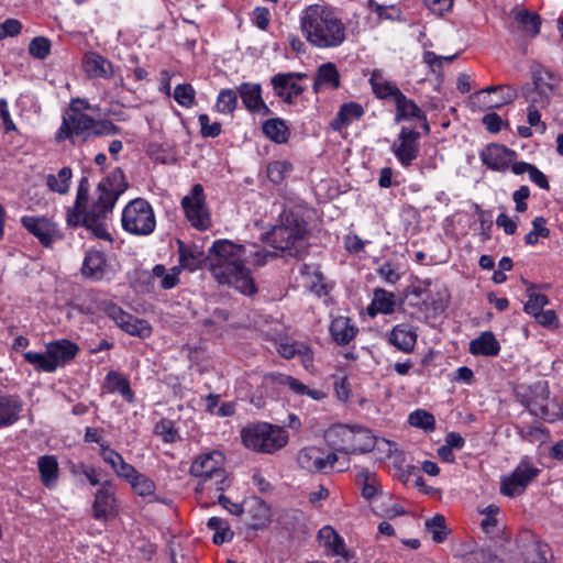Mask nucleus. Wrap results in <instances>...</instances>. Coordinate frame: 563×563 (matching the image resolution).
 Returning <instances> with one entry per match:
<instances>
[{"mask_svg": "<svg viewBox=\"0 0 563 563\" xmlns=\"http://www.w3.org/2000/svg\"><path fill=\"white\" fill-rule=\"evenodd\" d=\"M550 235V230L547 228V220L543 217H537L532 220V230L525 236V242L528 245L538 243L539 238L547 239Z\"/></svg>", "mask_w": 563, "mask_h": 563, "instance_id": "54", "label": "nucleus"}, {"mask_svg": "<svg viewBox=\"0 0 563 563\" xmlns=\"http://www.w3.org/2000/svg\"><path fill=\"white\" fill-rule=\"evenodd\" d=\"M178 253L180 266L189 271H196L203 262H207V255L192 244L178 241Z\"/></svg>", "mask_w": 563, "mask_h": 563, "instance_id": "26", "label": "nucleus"}, {"mask_svg": "<svg viewBox=\"0 0 563 563\" xmlns=\"http://www.w3.org/2000/svg\"><path fill=\"white\" fill-rule=\"evenodd\" d=\"M78 351V345L69 340H58L47 344V353L55 364V369L75 358Z\"/></svg>", "mask_w": 563, "mask_h": 563, "instance_id": "22", "label": "nucleus"}, {"mask_svg": "<svg viewBox=\"0 0 563 563\" xmlns=\"http://www.w3.org/2000/svg\"><path fill=\"white\" fill-rule=\"evenodd\" d=\"M247 261L246 264L254 266H263L266 264L268 257L275 256L274 253L254 245L246 246Z\"/></svg>", "mask_w": 563, "mask_h": 563, "instance_id": "59", "label": "nucleus"}, {"mask_svg": "<svg viewBox=\"0 0 563 563\" xmlns=\"http://www.w3.org/2000/svg\"><path fill=\"white\" fill-rule=\"evenodd\" d=\"M369 84L373 92L379 99L393 98L395 100L401 92L400 89L391 81L387 80L379 70H373Z\"/></svg>", "mask_w": 563, "mask_h": 563, "instance_id": "33", "label": "nucleus"}, {"mask_svg": "<svg viewBox=\"0 0 563 563\" xmlns=\"http://www.w3.org/2000/svg\"><path fill=\"white\" fill-rule=\"evenodd\" d=\"M99 454L102 460L111 466L118 477L128 479L131 476H135V467L126 463L123 456L108 444H101Z\"/></svg>", "mask_w": 563, "mask_h": 563, "instance_id": "19", "label": "nucleus"}, {"mask_svg": "<svg viewBox=\"0 0 563 563\" xmlns=\"http://www.w3.org/2000/svg\"><path fill=\"white\" fill-rule=\"evenodd\" d=\"M181 207L191 227L199 231H206L211 227V214L200 184L194 185L190 192L181 199Z\"/></svg>", "mask_w": 563, "mask_h": 563, "instance_id": "9", "label": "nucleus"}, {"mask_svg": "<svg viewBox=\"0 0 563 563\" xmlns=\"http://www.w3.org/2000/svg\"><path fill=\"white\" fill-rule=\"evenodd\" d=\"M419 132L402 128L398 140L393 144V152L399 163L408 167L417 158L419 153Z\"/></svg>", "mask_w": 563, "mask_h": 563, "instance_id": "14", "label": "nucleus"}, {"mask_svg": "<svg viewBox=\"0 0 563 563\" xmlns=\"http://www.w3.org/2000/svg\"><path fill=\"white\" fill-rule=\"evenodd\" d=\"M364 114L363 107L357 102L343 103L331 122V128L335 131L349 126L352 122L360 120Z\"/></svg>", "mask_w": 563, "mask_h": 563, "instance_id": "27", "label": "nucleus"}, {"mask_svg": "<svg viewBox=\"0 0 563 563\" xmlns=\"http://www.w3.org/2000/svg\"><path fill=\"white\" fill-rule=\"evenodd\" d=\"M247 511L252 518L251 528L253 530H262L269 526L272 512L269 506L263 499L253 498Z\"/></svg>", "mask_w": 563, "mask_h": 563, "instance_id": "29", "label": "nucleus"}, {"mask_svg": "<svg viewBox=\"0 0 563 563\" xmlns=\"http://www.w3.org/2000/svg\"><path fill=\"white\" fill-rule=\"evenodd\" d=\"M395 305L396 300L393 292L382 288L375 289L372 307L375 308L376 311L389 314L395 311Z\"/></svg>", "mask_w": 563, "mask_h": 563, "instance_id": "42", "label": "nucleus"}, {"mask_svg": "<svg viewBox=\"0 0 563 563\" xmlns=\"http://www.w3.org/2000/svg\"><path fill=\"white\" fill-rule=\"evenodd\" d=\"M397 114L396 120L400 119H420L426 120V114L415 103L413 100L408 99L402 92L398 95V97L394 100Z\"/></svg>", "mask_w": 563, "mask_h": 563, "instance_id": "36", "label": "nucleus"}, {"mask_svg": "<svg viewBox=\"0 0 563 563\" xmlns=\"http://www.w3.org/2000/svg\"><path fill=\"white\" fill-rule=\"evenodd\" d=\"M238 93L250 112L262 115L271 114V109L262 98V87L260 84L242 82L238 87Z\"/></svg>", "mask_w": 563, "mask_h": 563, "instance_id": "16", "label": "nucleus"}, {"mask_svg": "<svg viewBox=\"0 0 563 563\" xmlns=\"http://www.w3.org/2000/svg\"><path fill=\"white\" fill-rule=\"evenodd\" d=\"M499 93H500V100L498 102L492 103V102H483L485 107L487 108H499L504 104L511 103L515 101L518 97V92L516 88L509 85H499Z\"/></svg>", "mask_w": 563, "mask_h": 563, "instance_id": "61", "label": "nucleus"}, {"mask_svg": "<svg viewBox=\"0 0 563 563\" xmlns=\"http://www.w3.org/2000/svg\"><path fill=\"white\" fill-rule=\"evenodd\" d=\"M21 223L44 247H52L54 242L63 238L57 224L45 217L24 216Z\"/></svg>", "mask_w": 563, "mask_h": 563, "instance_id": "13", "label": "nucleus"}, {"mask_svg": "<svg viewBox=\"0 0 563 563\" xmlns=\"http://www.w3.org/2000/svg\"><path fill=\"white\" fill-rule=\"evenodd\" d=\"M548 399V384L545 382H538L529 388V395L527 396L525 406L531 415L545 418L549 413Z\"/></svg>", "mask_w": 563, "mask_h": 563, "instance_id": "17", "label": "nucleus"}, {"mask_svg": "<svg viewBox=\"0 0 563 563\" xmlns=\"http://www.w3.org/2000/svg\"><path fill=\"white\" fill-rule=\"evenodd\" d=\"M155 433L161 437L165 443H174L180 440L174 421L169 419H162L157 422L155 426Z\"/></svg>", "mask_w": 563, "mask_h": 563, "instance_id": "55", "label": "nucleus"}, {"mask_svg": "<svg viewBox=\"0 0 563 563\" xmlns=\"http://www.w3.org/2000/svg\"><path fill=\"white\" fill-rule=\"evenodd\" d=\"M290 80H294V76L287 73H279L272 77L271 84L276 96L284 97V91H287Z\"/></svg>", "mask_w": 563, "mask_h": 563, "instance_id": "63", "label": "nucleus"}, {"mask_svg": "<svg viewBox=\"0 0 563 563\" xmlns=\"http://www.w3.org/2000/svg\"><path fill=\"white\" fill-rule=\"evenodd\" d=\"M484 165L496 172H505L516 161L517 153L504 145L492 143L479 153Z\"/></svg>", "mask_w": 563, "mask_h": 563, "instance_id": "15", "label": "nucleus"}, {"mask_svg": "<svg viewBox=\"0 0 563 563\" xmlns=\"http://www.w3.org/2000/svg\"><path fill=\"white\" fill-rule=\"evenodd\" d=\"M292 170V165L287 161H274L267 166V177L274 184H280Z\"/></svg>", "mask_w": 563, "mask_h": 563, "instance_id": "52", "label": "nucleus"}, {"mask_svg": "<svg viewBox=\"0 0 563 563\" xmlns=\"http://www.w3.org/2000/svg\"><path fill=\"white\" fill-rule=\"evenodd\" d=\"M92 117L77 111L63 117L62 124L55 135L56 142L70 141L76 144L78 141L87 142L91 137Z\"/></svg>", "mask_w": 563, "mask_h": 563, "instance_id": "10", "label": "nucleus"}, {"mask_svg": "<svg viewBox=\"0 0 563 563\" xmlns=\"http://www.w3.org/2000/svg\"><path fill=\"white\" fill-rule=\"evenodd\" d=\"M73 173L69 167H63L59 169L57 175L49 174L46 177V185L52 191L64 195L69 189V183L71 179Z\"/></svg>", "mask_w": 563, "mask_h": 563, "instance_id": "40", "label": "nucleus"}, {"mask_svg": "<svg viewBox=\"0 0 563 563\" xmlns=\"http://www.w3.org/2000/svg\"><path fill=\"white\" fill-rule=\"evenodd\" d=\"M238 90L233 89H221L217 102L216 108L218 112L223 114H232L238 107Z\"/></svg>", "mask_w": 563, "mask_h": 563, "instance_id": "47", "label": "nucleus"}, {"mask_svg": "<svg viewBox=\"0 0 563 563\" xmlns=\"http://www.w3.org/2000/svg\"><path fill=\"white\" fill-rule=\"evenodd\" d=\"M126 188L128 183L123 172L120 168H114L107 178L99 183L97 187L99 196L91 208L88 211H85V206L81 207L80 211L74 209L68 213V223L71 225L81 223L97 238L111 240V235L106 228V219Z\"/></svg>", "mask_w": 563, "mask_h": 563, "instance_id": "2", "label": "nucleus"}, {"mask_svg": "<svg viewBox=\"0 0 563 563\" xmlns=\"http://www.w3.org/2000/svg\"><path fill=\"white\" fill-rule=\"evenodd\" d=\"M121 222L123 229L134 235H148L156 227L154 210L143 198H136L125 206Z\"/></svg>", "mask_w": 563, "mask_h": 563, "instance_id": "8", "label": "nucleus"}, {"mask_svg": "<svg viewBox=\"0 0 563 563\" xmlns=\"http://www.w3.org/2000/svg\"><path fill=\"white\" fill-rule=\"evenodd\" d=\"M558 78L553 73L544 69L533 71L532 75V87L539 90H544L551 95H554Z\"/></svg>", "mask_w": 563, "mask_h": 563, "instance_id": "46", "label": "nucleus"}, {"mask_svg": "<svg viewBox=\"0 0 563 563\" xmlns=\"http://www.w3.org/2000/svg\"><path fill=\"white\" fill-rule=\"evenodd\" d=\"M243 444L255 452L272 454L288 442V433L267 422L249 424L241 431Z\"/></svg>", "mask_w": 563, "mask_h": 563, "instance_id": "6", "label": "nucleus"}, {"mask_svg": "<svg viewBox=\"0 0 563 563\" xmlns=\"http://www.w3.org/2000/svg\"><path fill=\"white\" fill-rule=\"evenodd\" d=\"M173 97L178 104L190 108L195 103L196 92L190 84H180L175 87Z\"/></svg>", "mask_w": 563, "mask_h": 563, "instance_id": "57", "label": "nucleus"}, {"mask_svg": "<svg viewBox=\"0 0 563 563\" xmlns=\"http://www.w3.org/2000/svg\"><path fill=\"white\" fill-rule=\"evenodd\" d=\"M108 272V265L106 256L100 251H89L87 252L81 273L85 277L91 280H101Z\"/></svg>", "mask_w": 563, "mask_h": 563, "instance_id": "20", "label": "nucleus"}, {"mask_svg": "<svg viewBox=\"0 0 563 563\" xmlns=\"http://www.w3.org/2000/svg\"><path fill=\"white\" fill-rule=\"evenodd\" d=\"M102 310L121 330L130 335L148 338L152 333V327L146 320L130 314L112 301H104Z\"/></svg>", "mask_w": 563, "mask_h": 563, "instance_id": "11", "label": "nucleus"}, {"mask_svg": "<svg viewBox=\"0 0 563 563\" xmlns=\"http://www.w3.org/2000/svg\"><path fill=\"white\" fill-rule=\"evenodd\" d=\"M328 444L335 451L346 454H364L374 450L376 438L362 427L336 424L325 433Z\"/></svg>", "mask_w": 563, "mask_h": 563, "instance_id": "5", "label": "nucleus"}, {"mask_svg": "<svg viewBox=\"0 0 563 563\" xmlns=\"http://www.w3.org/2000/svg\"><path fill=\"white\" fill-rule=\"evenodd\" d=\"M22 409L23 404L19 396L0 393V429L15 423Z\"/></svg>", "mask_w": 563, "mask_h": 563, "instance_id": "18", "label": "nucleus"}, {"mask_svg": "<svg viewBox=\"0 0 563 563\" xmlns=\"http://www.w3.org/2000/svg\"><path fill=\"white\" fill-rule=\"evenodd\" d=\"M222 465L223 455L219 451L203 453L192 462L190 474L201 478V489L224 492L229 484Z\"/></svg>", "mask_w": 563, "mask_h": 563, "instance_id": "7", "label": "nucleus"}, {"mask_svg": "<svg viewBox=\"0 0 563 563\" xmlns=\"http://www.w3.org/2000/svg\"><path fill=\"white\" fill-rule=\"evenodd\" d=\"M110 488L111 483L107 481L96 493L95 501L92 505L93 517L96 519H106L114 509L115 499L113 492Z\"/></svg>", "mask_w": 563, "mask_h": 563, "instance_id": "23", "label": "nucleus"}, {"mask_svg": "<svg viewBox=\"0 0 563 563\" xmlns=\"http://www.w3.org/2000/svg\"><path fill=\"white\" fill-rule=\"evenodd\" d=\"M277 351L285 358H292L296 355H301L305 366H307L308 362L312 361L310 356V349L303 343L280 342L277 346Z\"/></svg>", "mask_w": 563, "mask_h": 563, "instance_id": "41", "label": "nucleus"}, {"mask_svg": "<svg viewBox=\"0 0 563 563\" xmlns=\"http://www.w3.org/2000/svg\"><path fill=\"white\" fill-rule=\"evenodd\" d=\"M303 275L307 279L306 286L318 296L327 295L328 288L324 283V277L318 268L305 266Z\"/></svg>", "mask_w": 563, "mask_h": 563, "instance_id": "45", "label": "nucleus"}, {"mask_svg": "<svg viewBox=\"0 0 563 563\" xmlns=\"http://www.w3.org/2000/svg\"><path fill=\"white\" fill-rule=\"evenodd\" d=\"M356 328L347 317H336L330 324L332 339L340 345L347 344L356 334Z\"/></svg>", "mask_w": 563, "mask_h": 563, "instance_id": "31", "label": "nucleus"}, {"mask_svg": "<svg viewBox=\"0 0 563 563\" xmlns=\"http://www.w3.org/2000/svg\"><path fill=\"white\" fill-rule=\"evenodd\" d=\"M318 539L321 545L333 555H342L347 559V552L344 550V541L332 527H322L318 532Z\"/></svg>", "mask_w": 563, "mask_h": 563, "instance_id": "32", "label": "nucleus"}, {"mask_svg": "<svg viewBox=\"0 0 563 563\" xmlns=\"http://www.w3.org/2000/svg\"><path fill=\"white\" fill-rule=\"evenodd\" d=\"M470 563H503V560L488 548H482L470 553Z\"/></svg>", "mask_w": 563, "mask_h": 563, "instance_id": "60", "label": "nucleus"}, {"mask_svg": "<svg viewBox=\"0 0 563 563\" xmlns=\"http://www.w3.org/2000/svg\"><path fill=\"white\" fill-rule=\"evenodd\" d=\"M24 360L31 364L36 371H42L46 373L55 372V364L52 362L51 355L46 353H37V352H25L23 354Z\"/></svg>", "mask_w": 563, "mask_h": 563, "instance_id": "48", "label": "nucleus"}, {"mask_svg": "<svg viewBox=\"0 0 563 563\" xmlns=\"http://www.w3.org/2000/svg\"><path fill=\"white\" fill-rule=\"evenodd\" d=\"M356 483L362 487V496L371 500L380 492V484L375 473L361 468L356 474Z\"/></svg>", "mask_w": 563, "mask_h": 563, "instance_id": "35", "label": "nucleus"}, {"mask_svg": "<svg viewBox=\"0 0 563 563\" xmlns=\"http://www.w3.org/2000/svg\"><path fill=\"white\" fill-rule=\"evenodd\" d=\"M539 472V468L530 464L527 460H522L510 476L503 478L500 487L501 494L509 497L522 494L528 484L538 476Z\"/></svg>", "mask_w": 563, "mask_h": 563, "instance_id": "12", "label": "nucleus"}, {"mask_svg": "<svg viewBox=\"0 0 563 563\" xmlns=\"http://www.w3.org/2000/svg\"><path fill=\"white\" fill-rule=\"evenodd\" d=\"M522 95L529 106L541 109H545L550 104L553 96L542 89L539 90L529 86L523 87Z\"/></svg>", "mask_w": 563, "mask_h": 563, "instance_id": "50", "label": "nucleus"}, {"mask_svg": "<svg viewBox=\"0 0 563 563\" xmlns=\"http://www.w3.org/2000/svg\"><path fill=\"white\" fill-rule=\"evenodd\" d=\"M91 137L113 136L121 133V129L111 120H96L92 118Z\"/></svg>", "mask_w": 563, "mask_h": 563, "instance_id": "56", "label": "nucleus"}, {"mask_svg": "<svg viewBox=\"0 0 563 563\" xmlns=\"http://www.w3.org/2000/svg\"><path fill=\"white\" fill-rule=\"evenodd\" d=\"M29 53L38 59H45L51 53V42L43 36L34 37L29 44Z\"/></svg>", "mask_w": 563, "mask_h": 563, "instance_id": "58", "label": "nucleus"}, {"mask_svg": "<svg viewBox=\"0 0 563 563\" xmlns=\"http://www.w3.org/2000/svg\"><path fill=\"white\" fill-rule=\"evenodd\" d=\"M418 334L415 329L406 323L397 324L389 334V342L399 351L410 353L417 343Z\"/></svg>", "mask_w": 563, "mask_h": 563, "instance_id": "21", "label": "nucleus"}, {"mask_svg": "<svg viewBox=\"0 0 563 563\" xmlns=\"http://www.w3.org/2000/svg\"><path fill=\"white\" fill-rule=\"evenodd\" d=\"M340 86V74L333 63H325L319 66L314 82L313 91L318 92L321 88L328 87L338 89Z\"/></svg>", "mask_w": 563, "mask_h": 563, "instance_id": "30", "label": "nucleus"}, {"mask_svg": "<svg viewBox=\"0 0 563 563\" xmlns=\"http://www.w3.org/2000/svg\"><path fill=\"white\" fill-rule=\"evenodd\" d=\"M297 463L302 470L309 472L322 471V457L318 455L316 448H305L297 454Z\"/></svg>", "mask_w": 563, "mask_h": 563, "instance_id": "39", "label": "nucleus"}, {"mask_svg": "<svg viewBox=\"0 0 563 563\" xmlns=\"http://www.w3.org/2000/svg\"><path fill=\"white\" fill-rule=\"evenodd\" d=\"M271 379L279 385L287 386L291 391H294L296 395L299 396H309L314 400H320L324 398V393L319 389H310L307 385L299 382L297 378L285 375V374H278L273 373L269 375Z\"/></svg>", "mask_w": 563, "mask_h": 563, "instance_id": "24", "label": "nucleus"}, {"mask_svg": "<svg viewBox=\"0 0 563 563\" xmlns=\"http://www.w3.org/2000/svg\"><path fill=\"white\" fill-rule=\"evenodd\" d=\"M107 380L111 391H118L128 402H133L134 394L126 378L117 372H110L107 375Z\"/></svg>", "mask_w": 563, "mask_h": 563, "instance_id": "44", "label": "nucleus"}, {"mask_svg": "<svg viewBox=\"0 0 563 563\" xmlns=\"http://www.w3.org/2000/svg\"><path fill=\"white\" fill-rule=\"evenodd\" d=\"M246 261V245L230 240L214 241L207 254V266L219 284L232 286L241 294L251 296L257 289Z\"/></svg>", "mask_w": 563, "mask_h": 563, "instance_id": "1", "label": "nucleus"}, {"mask_svg": "<svg viewBox=\"0 0 563 563\" xmlns=\"http://www.w3.org/2000/svg\"><path fill=\"white\" fill-rule=\"evenodd\" d=\"M264 134L275 143L282 144L289 137V129L283 119H268L263 123Z\"/></svg>", "mask_w": 563, "mask_h": 563, "instance_id": "38", "label": "nucleus"}, {"mask_svg": "<svg viewBox=\"0 0 563 563\" xmlns=\"http://www.w3.org/2000/svg\"><path fill=\"white\" fill-rule=\"evenodd\" d=\"M500 351V344L490 331L483 332L470 342V352L473 355L496 356Z\"/></svg>", "mask_w": 563, "mask_h": 563, "instance_id": "28", "label": "nucleus"}, {"mask_svg": "<svg viewBox=\"0 0 563 563\" xmlns=\"http://www.w3.org/2000/svg\"><path fill=\"white\" fill-rule=\"evenodd\" d=\"M512 14L525 32L531 36H537L539 34L541 26V19L539 14L518 8L512 10Z\"/></svg>", "mask_w": 563, "mask_h": 563, "instance_id": "37", "label": "nucleus"}, {"mask_svg": "<svg viewBox=\"0 0 563 563\" xmlns=\"http://www.w3.org/2000/svg\"><path fill=\"white\" fill-rule=\"evenodd\" d=\"M37 466L42 483L47 488L55 487L58 479V463L56 457L53 455H43L38 459Z\"/></svg>", "mask_w": 563, "mask_h": 563, "instance_id": "34", "label": "nucleus"}, {"mask_svg": "<svg viewBox=\"0 0 563 563\" xmlns=\"http://www.w3.org/2000/svg\"><path fill=\"white\" fill-rule=\"evenodd\" d=\"M200 132L205 137H217L221 133V124L219 122L210 123L209 117L205 113L198 117Z\"/></svg>", "mask_w": 563, "mask_h": 563, "instance_id": "62", "label": "nucleus"}, {"mask_svg": "<svg viewBox=\"0 0 563 563\" xmlns=\"http://www.w3.org/2000/svg\"><path fill=\"white\" fill-rule=\"evenodd\" d=\"M308 223L305 210L300 206L285 207L279 214L278 223L271 232L272 244L275 249L299 256L306 250Z\"/></svg>", "mask_w": 563, "mask_h": 563, "instance_id": "4", "label": "nucleus"}, {"mask_svg": "<svg viewBox=\"0 0 563 563\" xmlns=\"http://www.w3.org/2000/svg\"><path fill=\"white\" fill-rule=\"evenodd\" d=\"M84 67L90 78H109L113 73L112 64L97 53H89L85 56Z\"/></svg>", "mask_w": 563, "mask_h": 563, "instance_id": "25", "label": "nucleus"}, {"mask_svg": "<svg viewBox=\"0 0 563 563\" xmlns=\"http://www.w3.org/2000/svg\"><path fill=\"white\" fill-rule=\"evenodd\" d=\"M536 285L529 284L527 289L528 300L525 303L523 311L528 314L536 316L549 303V299L543 294H537L534 291Z\"/></svg>", "mask_w": 563, "mask_h": 563, "instance_id": "43", "label": "nucleus"}, {"mask_svg": "<svg viewBox=\"0 0 563 563\" xmlns=\"http://www.w3.org/2000/svg\"><path fill=\"white\" fill-rule=\"evenodd\" d=\"M408 421L412 427L420 428L427 432H431L435 429V419L433 415L423 409H417L411 412Z\"/></svg>", "mask_w": 563, "mask_h": 563, "instance_id": "51", "label": "nucleus"}, {"mask_svg": "<svg viewBox=\"0 0 563 563\" xmlns=\"http://www.w3.org/2000/svg\"><path fill=\"white\" fill-rule=\"evenodd\" d=\"M22 30V24L16 19H7L0 23V40L8 36H16Z\"/></svg>", "mask_w": 563, "mask_h": 563, "instance_id": "64", "label": "nucleus"}, {"mask_svg": "<svg viewBox=\"0 0 563 563\" xmlns=\"http://www.w3.org/2000/svg\"><path fill=\"white\" fill-rule=\"evenodd\" d=\"M424 526L427 531L431 533L432 540L435 543H442L449 534L445 518L442 515H435L431 519H428Z\"/></svg>", "mask_w": 563, "mask_h": 563, "instance_id": "49", "label": "nucleus"}, {"mask_svg": "<svg viewBox=\"0 0 563 563\" xmlns=\"http://www.w3.org/2000/svg\"><path fill=\"white\" fill-rule=\"evenodd\" d=\"M300 30L309 44L318 48H334L346 38V27L333 8L312 4L300 15Z\"/></svg>", "mask_w": 563, "mask_h": 563, "instance_id": "3", "label": "nucleus"}, {"mask_svg": "<svg viewBox=\"0 0 563 563\" xmlns=\"http://www.w3.org/2000/svg\"><path fill=\"white\" fill-rule=\"evenodd\" d=\"M126 481L131 484L133 490L140 496H151L155 492L154 482L137 471H135V476H131Z\"/></svg>", "mask_w": 563, "mask_h": 563, "instance_id": "53", "label": "nucleus"}]
</instances>
